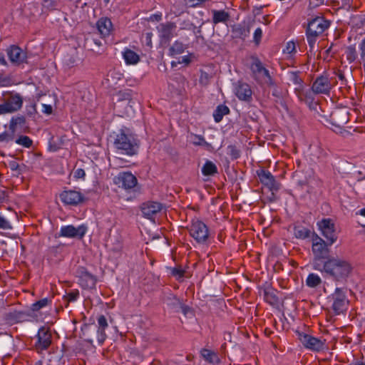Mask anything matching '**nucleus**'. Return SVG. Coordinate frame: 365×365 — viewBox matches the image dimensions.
Wrapping results in <instances>:
<instances>
[{
    "mask_svg": "<svg viewBox=\"0 0 365 365\" xmlns=\"http://www.w3.org/2000/svg\"><path fill=\"white\" fill-rule=\"evenodd\" d=\"M235 95L241 100L250 102L252 101V91L250 86L246 83L238 82L237 86L235 88Z\"/></svg>",
    "mask_w": 365,
    "mask_h": 365,
    "instance_id": "412c9836",
    "label": "nucleus"
},
{
    "mask_svg": "<svg viewBox=\"0 0 365 365\" xmlns=\"http://www.w3.org/2000/svg\"><path fill=\"white\" fill-rule=\"evenodd\" d=\"M162 208L163 205L161 203L153 201L144 202L141 205L143 215L150 220L159 212Z\"/></svg>",
    "mask_w": 365,
    "mask_h": 365,
    "instance_id": "f3484780",
    "label": "nucleus"
},
{
    "mask_svg": "<svg viewBox=\"0 0 365 365\" xmlns=\"http://www.w3.org/2000/svg\"><path fill=\"white\" fill-rule=\"evenodd\" d=\"M113 182L119 187L125 190L134 188L138 184L137 178L130 172L120 173L113 178Z\"/></svg>",
    "mask_w": 365,
    "mask_h": 365,
    "instance_id": "9d476101",
    "label": "nucleus"
},
{
    "mask_svg": "<svg viewBox=\"0 0 365 365\" xmlns=\"http://www.w3.org/2000/svg\"><path fill=\"white\" fill-rule=\"evenodd\" d=\"M14 135V134H13L12 133L11 134H9L6 132H4V133L0 134V141L13 140Z\"/></svg>",
    "mask_w": 365,
    "mask_h": 365,
    "instance_id": "864d4df0",
    "label": "nucleus"
},
{
    "mask_svg": "<svg viewBox=\"0 0 365 365\" xmlns=\"http://www.w3.org/2000/svg\"><path fill=\"white\" fill-rule=\"evenodd\" d=\"M43 6L46 7H53V2L51 0H44Z\"/></svg>",
    "mask_w": 365,
    "mask_h": 365,
    "instance_id": "338daca9",
    "label": "nucleus"
},
{
    "mask_svg": "<svg viewBox=\"0 0 365 365\" xmlns=\"http://www.w3.org/2000/svg\"><path fill=\"white\" fill-rule=\"evenodd\" d=\"M12 227L10 222L4 217L0 215V229L2 230H10Z\"/></svg>",
    "mask_w": 365,
    "mask_h": 365,
    "instance_id": "09e8293b",
    "label": "nucleus"
},
{
    "mask_svg": "<svg viewBox=\"0 0 365 365\" xmlns=\"http://www.w3.org/2000/svg\"><path fill=\"white\" fill-rule=\"evenodd\" d=\"M332 302L331 309L336 315H339L347 309L349 300L346 296V289L337 287L329 298Z\"/></svg>",
    "mask_w": 365,
    "mask_h": 365,
    "instance_id": "423d86ee",
    "label": "nucleus"
},
{
    "mask_svg": "<svg viewBox=\"0 0 365 365\" xmlns=\"http://www.w3.org/2000/svg\"><path fill=\"white\" fill-rule=\"evenodd\" d=\"M273 89L272 91V95L275 98L274 102L276 104V107L278 108V106H280L285 110H288L287 106L284 100L283 93L280 88H277L275 84L272 86Z\"/></svg>",
    "mask_w": 365,
    "mask_h": 365,
    "instance_id": "a878e982",
    "label": "nucleus"
},
{
    "mask_svg": "<svg viewBox=\"0 0 365 365\" xmlns=\"http://www.w3.org/2000/svg\"><path fill=\"white\" fill-rule=\"evenodd\" d=\"M312 87L317 94H329L332 84L328 76L322 75L315 79Z\"/></svg>",
    "mask_w": 365,
    "mask_h": 365,
    "instance_id": "4468645a",
    "label": "nucleus"
},
{
    "mask_svg": "<svg viewBox=\"0 0 365 365\" xmlns=\"http://www.w3.org/2000/svg\"><path fill=\"white\" fill-rule=\"evenodd\" d=\"M171 273L173 276L178 277L179 278L183 277L184 275V271L182 269L178 267H174L172 269Z\"/></svg>",
    "mask_w": 365,
    "mask_h": 365,
    "instance_id": "13d9d810",
    "label": "nucleus"
},
{
    "mask_svg": "<svg viewBox=\"0 0 365 365\" xmlns=\"http://www.w3.org/2000/svg\"><path fill=\"white\" fill-rule=\"evenodd\" d=\"M337 76H338V78L341 81V85H346V83H344L346 81V78H345V76L344 75V73L342 72H339L337 73Z\"/></svg>",
    "mask_w": 365,
    "mask_h": 365,
    "instance_id": "0e129e2a",
    "label": "nucleus"
},
{
    "mask_svg": "<svg viewBox=\"0 0 365 365\" xmlns=\"http://www.w3.org/2000/svg\"><path fill=\"white\" fill-rule=\"evenodd\" d=\"M113 29V24L107 17L101 18L96 23L97 34L102 38L108 36Z\"/></svg>",
    "mask_w": 365,
    "mask_h": 365,
    "instance_id": "4be33fe9",
    "label": "nucleus"
},
{
    "mask_svg": "<svg viewBox=\"0 0 365 365\" xmlns=\"http://www.w3.org/2000/svg\"><path fill=\"white\" fill-rule=\"evenodd\" d=\"M77 277L79 278V284L86 289L89 287L88 282L91 279V275L83 267H80L76 271Z\"/></svg>",
    "mask_w": 365,
    "mask_h": 365,
    "instance_id": "393cba45",
    "label": "nucleus"
},
{
    "mask_svg": "<svg viewBox=\"0 0 365 365\" xmlns=\"http://www.w3.org/2000/svg\"><path fill=\"white\" fill-rule=\"evenodd\" d=\"M0 64L6 66L7 64L6 61L4 58V55L2 53H0Z\"/></svg>",
    "mask_w": 365,
    "mask_h": 365,
    "instance_id": "69168bd1",
    "label": "nucleus"
},
{
    "mask_svg": "<svg viewBox=\"0 0 365 365\" xmlns=\"http://www.w3.org/2000/svg\"><path fill=\"white\" fill-rule=\"evenodd\" d=\"M189 233L197 243L205 244L209 238L207 226L198 219H193L191 225L187 227Z\"/></svg>",
    "mask_w": 365,
    "mask_h": 365,
    "instance_id": "39448f33",
    "label": "nucleus"
},
{
    "mask_svg": "<svg viewBox=\"0 0 365 365\" xmlns=\"http://www.w3.org/2000/svg\"><path fill=\"white\" fill-rule=\"evenodd\" d=\"M299 341L307 349L319 351L324 349V341L309 334L297 331Z\"/></svg>",
    "mask_w": 365,
    "mask_h": 365,
    "instance_id": "9b49d317",
    "label": "nucleus"
},
{
    "mask_svg": "<svg viewBox=\"0 0 365 365\" xmlns=\"http://www.w3.org/2000/svg\"><path fill=\"white\" fill-rule=\"evenodd\" d=\"M229 113L230 108L227 106L223 104L219 105L217 106L213 113L215 121L220 123L222 120L223 116Z\"/></svg>",
    "mask_w": 365,
    "mask_h": 365,
    "instance_id": "7c9ffc66",
    "label": "nucleus"
},
{
    "mask_svg": "<svg viewBox=\"0 0 365 365\" xmlns=\"http://www.w3.org/2000/svg\"><path fill=\"white\" fill-rule=\"evenodd\" d=\"M312 251L314 255L312 265L313 268L317 270L327 259L333 257L329 255L330 250L329 247L331 245L329 244V241L325 242L314 232L312 233Z\"/></svg>",
    "mask_w": 365,
    "mask_h": 365,
    "instance_id": "7ed1b4c3",
    "label": "nucleus"
},
{
    "mask_svg": "<svg viewBox=\"0 0 365 365\" xmlns=\"http://www.w3.org/2000/svg\"><path fill=\"white\" fill-rule=\"evenodd\" d=\"M93 41H94V43L98 46H102L101 48H100L99 50H98L96 51V53L97 54H101L102 53L103 51H104V49H105V47L103 46V45L102 44V41H98V40H96V39H93Z\"/></svg>",
    "mask_w": 365,
    "mask_h": 365,
    "instance_id": "680f3d73",
    "label": "nucleus"
},
{
    "mask_svg": "<svg viewBox=\"0 0 365 365\" xmlns=\"http://www.w3.org/2000/svg\"><path fill=\"white\" fill-rule=\"evenodd\" d=\"M317 225L322 231V235L327 238L329 245H332L336 241L337 236L336 235L335 225L331 219H322L317 222Z\"/></svg>",
    "mask_w": 365,
    "mask_h": 365,
    "instance_id": "6e6552de",
    "label": "nucleus"
},
{
    "mask_svg": "<svg viewBox=\"0 0 365 365\" xmlns=\"http://www.w3.org/2000/svg\"><path fill=\"white\" fill-rule=\"evenodd\" d=\"M345 56L347 61L351 63L356 61L357 52L354 46H349L346 48Z\"/></svg>",
    "mask_w": 365,
    "mask_h": 365,
    "instance_id": "4c0bfd02",
    "label": "nucleus"
},
{
    "mask_svg": "<svg viewBox=\"0 0 365 365\" xmlns=\"http://www.w3.org/2000/svg\"><path fill=\"white\" fill-rule=\"evenodd\" d=\"M6 103L8 104L9 108L13 109L12 113L17 111L22 106V98L19 95L11 96Z\"/></svg>",
    "mask_w": 365,
    "mask_h": 365,
    "instance_id": "c756f323",
    "label": "nucleus"
},
{
    "mask_svg": "<svg viewBox=\"0 0 365 365\" xmlns=\"http://www.w3.org/2000/svg\"><path fill=\"white\" fill-rule=\"evenodd\" d=\"M6 198V194L4 191L0 192V202H2Z\"/></svg>",
    "mask_w": 365,
    "mask_h": 365,
    "instance_id": "774afa93",
    "label": "nucleus"
},
{
    "mask_svg": "<svg viewBox=\"0 0 365 365\" xmlns=\"http://www.w3.org/2000/svg\"><path fill=\"white\" fill-rule=\"evenodd\" d=\"M185 49L184 45L182 43L179 41H175L173 45L170 48V52L172 55L175 54H180L183 53Z\"/></svg>",
    "mask_w": 365,
    "mask_h": 365,
    "instance_id": "37998d69",
    "label": "nucleus"
},
{
    "mask_svg": "<svg viewBox=\"0 0 365 365\" xmlns=\"http://www.w3.org/2000/svg\"><path fill=\"white\" fill-rule=\"evenodd\" d=\"M12 110L13 109L9 108L8 104L6 102L3 104H0V115L7 113H12Z\"/></svg>",
    "mask_w": 365,
    "mask_h": 365,
    "instance_id": "4d7b16f0",
    "label": "nucleus"
},
{
    "mask_svg": "<svg viewBox=\"0 0 365 365\" xmlns=\"http://www.w3.org/2000/svg\"><path fill=\"white\" fill-rule=\"evenodd\" d=\"M110 138L113 140V146L119 154L133 156L138 153L139 140L128 129H120L113 133Z\"/></svg>",
    "mask_w": 365,
    "mask_h": 365,
    "instance_id": "f03ea898",
    "label": "nucleus"
},
{
    "mask_svg": "<svg viewBox=\"0 0 365 365\" xmlns=\"http://www.w3.org/2000/svg\"><path fill=\"white\" fill-rule=\"evenodd\" d=\"M317 270L321 272L324 277L343 284L351 276L354 267L350 261L336 256L327 259Z\"/></svg>",
    "mask_w": 365,
    "mask_h": 365,
    "instance_id": "f257e3e1",
    "label": "nucleus"
},
{
    "mask_svg": "<svg viewBox=\"0 0 365 365\" xmlns=\"http://www.w3.org/2000/svg\"><path fill=\"white\" fill-rule=\"evenodd\" d=\"M78 296V291H73L67 294L66 296L67 301L68 302H74Z\"/></svg>",
    "mask_w": 365,
    "mask_h": 365,
    "instance_id": "5fc2aeb1",
    "label": "nucleus"
},
{
    "mask_svg": "<svg viewBox=\"0 0 365 365\" xmlns=\"http://www.w3.org/2000/svg\"><path fill=\"white\" fill-rule=\"evenodd\" d=\"M329 121L336 128L341 129L349 121V113L347 108H335L329 115Z\"/></svg>",
    "mask_w": 365,
    "mask_h": 365,
    "instance_id": "0eeeda50",
    "label": "nucleus"
},
{
    "mask_svg": "<svg viewBox=\"0 0 365 365\" xmlns=\"http://www.w3.org/2000/svg\"><path fill=\"white\" fill-rule=\"evenodd\" d=\"M260 182L267 186L271 191H277L280 188V183L275 180L274 177L268 170L260 169L257 171Z\"/></svg>",
    "mask_w": 365,
    "mask_h": 365,
    "instance_id": "ddd939ff",
    "label": "nucleus"
},
{
    "mask_svg": "<svg viewBox=\"0 0 365 365\" xmlns=\"http://www.w3.org/2000/svg\"><path fill=\"white\" fill-rule=\"evenodd\" d=\"M93 172L95 173H97L98 172L99 173V175L101 176L102 175V173H101V169L98 168V165H95V166H93ZM97 185H98L99 187L101 186V184H103V177H100V178H97V180L96 181Z\"/></svg>",
    "mask_w": 365,
    "mask_h": 365,
    "instance_id": "603ef678",
    "label": "nucleus"
},
{
    "mask_svg": "<svg viewBox=\"0 0 365 365\" xmlns=\"http://www.w3.org/2000/svg\"><path fill=\"white\" fill-rule=\"evenodd\" d=\"M73 175H74V178H76L77 179L83 178L85 176V171H84V170H83L81 168H78L74 171Z\"/></svg>",
    "mask_w": 365,
    "mask_h": 365,
    "instance_id": "bf43d9fd",
    "label": "nucleus"
},
{
    "mask_svg": "<svg viewBox=\"0 0 365 365\" xmlns=\"http://www.w3.org/2000/svg\"><path fill=\"white\" fill-rule=\"evenodd\" d=\"M202 356L209 363H213L218 360L217 354L209 349H202L200 351Z\"/></svg>",
    "mask_w": 365,
    "mask_h": 365,
    "instance_id": "e433bc0d",
    "label": "nucleus"
},
{
    "mask_svg": "<svg viewBox=\"0 0 365 365\" xmlns=\"http://www.w3.org/2000/svg\"><path fill=\"white\" fill-rule=\"evenodd\" d=\"M212 23L217 24L219 23H226L230 19V14L225 10H212Z\"/></svg>",
    "mask_w": 365,
    "mask_h": 365,
    "instance_id": "bb28decb",
    "label": "nucleus"
},
{
    "mask_svg": "<svg viewBox=\"0 0 365 365\" xmlns=\"http://www.w3.org/2000/svg\"><path fill=\"white\" fill-rule=\"evenodd\" d=\"M250 58L252 62L250 68L252 77L260 85L266 84L268 86H273L274 81L260 59L256 56H252Z\"/></svg>",
    "mask_w": 365,
    "mask_h": 365,
    "instance_id": "20e7f679",
    "label": "nucleus"
},
{
    "mask_svg": "<svg viewBox=\"0 0 365 365\" xmlns=\"http://www.w3.org/2000/svg\"><path fill=\"white\" fill-rule=\"evenodd\" d=\"M42 106H43V110H42L43 113L48 114V115L52 113L53 108H52L51 106L47 105V104H43Z\"/></svg>",
    "mask_w": 365,
    "mask_h": 365,
    "instance_id": "052dcab7",
    "label": "nucleus"
},
{
    "mask_svg": "<svg viewBox=\"0 0 365 365\" xmlns=\"http://www.w3.org/2000/svg\"><path fill=\"white\" fill-rule=\"evenodd\" d=\"M299 71H292L289 73V81L295 86L294 88H301L304 86L303 81L299 77Z\"/></svg>",
    "mask_w": 365,
    "mask_h": 365,
    "instance_id": "c9c22d12",
    "label": "nucleus"
},
{
    "mask_svg": "<svg viewBox=\"0 0 365 365\" xmlns=\"http://www.w3.org/2000/svg\"><path fill=\"white\" fill-rule=\"evenodd\" d=\"M16 143L19 145H21L25 148H30L32 145V140L26 136V135H21L16 140Z\"/></svg>",
    "mask_w": 365,
    "mask_h": 365,
    "instance_id": "a18cd8bd",
    "label": "nucleus"
},
{
    "mask_svg": "<svg viewBox=\"0 0 365 365\" xmlns=\"http://www.w3.org/2000/svg\"><path fill=\"white\" fill-rule=\"evenodd\" d=\"M227 155L232 160H237L240 157V150L235 145H230L227 148Z\"/></svg>",
    "mask_w": 365,
    "mask_h": 365,
    "instance_id": "ea45409f",
    "label": "nucleus"
},
{
    "mask_svg": "<svg viewBox=\"0 0 365 365\" xmlns=\"http://www.w3.org/2000/svg\"><path fill=\"white\" fill-rule=\"evenodd\" d=\"M51 344V334L45 327L39 329L35 347L38 351L47 349Z\"/></svg>",
    "mask_w": 365,
    "mask_h": 365,
    "instance_id": "dca6fc26",
    "label": "nucleus"
},
{
    "mask_svg": "<svg viewBox=\"0 0 365 365\" xmlns=\"http://www.w3.org/2000/svg\"><path fill=\"white\" fill-rule=\"evenodd\" d=\"M295 43L293 41H289L287 43L284 51L287 53H292L293 52H295Z\"/></svg>",
    "mask_w": 365,
    "mask_h": 365,
    "instance_id": "6e6d98bb",
    "label": "nucleus"
},
{
    "mask_svg": "<svg viewBox=\"0 0 365 365\" xmlns=\"http://www.w3.org/2000/svg\"><path fill=\"white\" fill-rule=\"evenodd\" d=\"M294 93L300 101L311 105L314 100L315 92L311 89H305L304 86L301 88H294Z\"/></svg>",
    "mask_w": 365,
    "mask_h": 365,
    "instance_id": "5701e85b",
    "label": "nucleus"
},
{
    "mask_svg": "<svg viewBox=\"0 0 365 365\" xmlns=\"http://www.w3.org/2000/svg\"><path fill=\"white\" fill-rule=\"evenodd\" d=\"M163 300L169 309L175 312H179L181 310L184 314H186L187 307L185 306L175 294L168 293L164 296Z\"/></svg>",
    "mask_w": 365,
    "mask_h": 365,
    "instance_id": "2eb2a0df",
    "label": "nucleus"
},
{
    "mask_svg": "<svg viewBox=\"0 0 365 365\" xmlns=\"http://www.w3.org/2000/svg\"><path fill=\"white\" fill-rule=\"evenodd\" d=\"M329 26V22L323 17H316L308 23L306 34L319 36Z\"/></svg>",
    "mask_w": 365,
    "mask_h": 365,
    "instance_id": "1a4fd4ad",
    "label": "nucleus"
},
{
    "mask_svg": "<svg viewBox=\"0 0 365 365\" xmlns=\"http://www.w3.org/2000/svg\"><path fill=\"white\" fill-rule=\"evenodd\" d=\"M235 31L239 36V37L245 39L250 35V29L249 26H240L235 29Z\"/></svg>",
    "mask_w": 365,
    "mask_h": 365,
    "instance_id": "79ce46f5",
    "label": "nucleus"
},
{
    "mask_svg": "<svg viewBox=\"0 0 365 365\" xmlns=\"http://www.w3.org/2000/svg\"><path fill=\"white\" fill-rule=\"evenodd\" d=\"M86 232V227L83 225L76 228L73 225L63 226L61 228L60 235L66 237L81 238Z\"/></svg>",
    "mask_w": 365,
    "mask_h": 365,
    "instance_id": "a211bd4d",
    "label": "nucleus"
},
{
    "mask_svg": "<svg viewBox=\"0 0 365 365\" xmlns=\"http://www.w3.org/2000/svg\"><path fill=\"white\" fill-rule=\"evenodd\" d=\"M162 19L161 14H153L150 16V20L152 21H160Z\"/></svg>",
    "mask_w": 365,
    "mask_h": 365,
    "instance_id": "e2e57ef3",
    "label": "nucleus"
},
{
    "mask_svg": "<svg viewBox=\"0 0 365 365\" xmlns=\"http://www.w3.org/2000/svg\"><path fill=\"white\" fill-rule=\"evenodd\" d=\"M91 327L89 324H85L81 327L80 337L84 341L91 342Z\"/></svg>",
    "mask_w": 365,
    "mask_h": 365,
    "instance_id": "a19ab883",
    "label": "nucleus"
},
{
    "mask_svg": "<svg viewBox=\"0 0 365 365\" xmlns=\"http://www.w3.org/2000/svg\"><path fill=\"white\" fill-rule=\"evenodd\" d=\"M152 32H147L143 34L142 41L149 48H152Z\"/></svg>",
    "mask_w": 365,
    "mask_h": 365,
    "instance_id": "49530a36",
    "label": "nucleus"
},
{
    "mask_svg": "<svg viewBox=\"0 0 365 365\" xmlns=\"http://www.w3.org/2000/svg\"><path fill=\"white\" fill-rule=\"evenodd\" d=\"M26 123V118L24 116L13 117L10 122L9 129L14 134L17 126L22 127Z\"/></svg>",
    "mask_w": 365,
    "mask_h": 365,
    "instance_id": "72a5a7b5",
    "label": "nucleus"
},
{
    "mask_svg": "<svg viewBox=\"0 0 365 365\" xmlns=\"http://www.w3.org/2000/svg\"><path fill=\"white\" fill-rule=\"evenodd\" d=\"M264 299L266 302L272 305H275L279 302L278 297L276 296L274 290L272 289L264 291Z\"/></svg>",
    "mask_w": 365,
    "mask_h": 365,
    "instance_id": "58836bf2",
    "label": "nucleus"
},
{
    "mask_svg": "<svg viewBox=\"0 0 365 365\" xmlns=\"http://www.w3.org/2000/svg\"><path fill=\"white\" fill-rule=\"evenodd\" d=\"M214 75L210 68H205L200 70V76L199 78V83L202 86H207L210 80L213 78Z\"/></svg>",
    "mask_w": 365,
    "mask_h": 365,
    "instance_id": "c85d7f7f",
    "label": "nucleus"
},
{
    "mask_svg": "<svg viewBox=\"0 0 365 365\" xmlns=\"http://www.w3.org/2000/svg\"><path fill=\"white\" fill-rule=\"evenodd\" d=\"M108 327V324L106 318L103 315H101L98 318V330H97V339L99 344H102L107 336L105 330Z\"/></svg>",
    "mask_w": 365,
    "mask_h": 365,
    "instance_id": "b1692460",
    "label": "nucleus"
},
{
    "mask_svg": "<svg viewBox=\"0 0 365 365\" xmlns=\"http://www.w3.org/2000/svg\"><path fill=\"white\" fill-rule=\"evenodd\" d=\"M6 52L11 62L15 64L24 63L26 58L25 53L21 48L15 45L9 47Z\"/></svg>",
    "mask_w": 365,
    "mask_h": 365,
    "instance_id": "6ab92c4d",
    "label": "nucleus"
},
{
    "mask_svg": "<svg viewBox=\"0 0 365 365\" xmlns=\"http://www.w3.org/2000/svg\"><path fill=\"white\" fill-rule=\"evenodd\" d=\"M293 229L294 235L297 239L305 240L312 235L311 230L302 225H294Z\"/></svg>",
    "mask_w": 365,
    "mask_h": 365,
    "instance_id": "cd10ccee",
    "label": "nucleus"
},
{
    "mask_svg": "<svg viewBox=\"0 0 365 365\" xmlns=\"http://www.w3.org/2000/svg\"><path fill=\"white\" fill-rule=\"evenodd\" d=\"M217 173V168L214 163L207 160L202 168V173L205 176H212Z\"/></svg>",
    "mask_w": 365,
    "mask_h": 365,
    "instance_id": "473e14b6",
    "label": "nucleus"
},
{
    "mask_svg": "<svg viewBox=\"0 0 365 365\" xmlns=\"http://www.w3.org/2000/svg\"><path fill=\"white\" fill-rule=\"evenodd\" d=\"M322 283L321 278L314 273L309 274L306 280V284L312 288L317 287Z\"/></svg>",
    "mask_w": 365,
    "mask_h": 365,
    "instance_id": "f704fd0d",
    "label": "nucleus"
},
{
    "mask_svg": "<svg viewBox=\"0 0 365 365\" xmlns=\"http://www.w3.org/2000/svg\"><path fill=\"white\" fill-rule=\"evenodd\" d=\"M123 56L127 64H136L140 61L139 56L129 48L124 51Z\"/></svg>",
    "mask_w": 365,
    "mask_h": 365,
    "instance_id": "2f4dec72",
    "label": "nucleus"
},
{
    "mask_svg": "<svg viewBox=\"0 0 365 365\" xmlns=\"http://www.w3.org/2000/svg\"><path fill=\"white\" fill-rule=\"evenodd\" d=\"M60 198L66 205H75L83 201L81 193L75 190L63 192L60 195Z\"/></svg>",
    "mask_w": 365,
    "mask_h": 365,
    "instance_id": "aec40b11",
    "label": "nucleus"
},
{
    "mask_svg": "<svg viewBox=\"0 0 365 365\" xmlns=\"http://www.w3.org/2000/svg\"><path fill=\"white\" fill-rule=\"evenodd\" d=\"M307 41L309 46V52L312 53L314 51V48L315 43L317 41V38L318 36H314L313 35H311L310 34H306Z\"/></svg>",
    "mask_w": 365,
    "mask_h": 365,
    "instance_id": "de8ad7c7",
    "label": "nucleus"
},
{
    "mask_svg": "<svg viewBox=\"0 0 365 365\" xmlns=\"http://www.w3.org/2000/svg\"><path fill=\"white\" fill-rule=\"evenodd\" d=\"M262 36V31L260 28H257L254 33V42L256 45H259Z\"/></svg>",
    "mask_w": 365,
    "mask_h": 365,
    "instance_id": "3c124183",
    "label": "nucleus"
},
{
    "mask_svg": "<svg viewBox=\"0 0 365 365\" xmlns=\"http://www.w3.org/2000/svg\"><path fill=\"white\" fill-rule=\"evenodd\" d=\"M76 51L75 48L71 49V57L68 59L65 58L64 61L68 66H72L76 62Z\"/></svg>",
    "mask_w": 365,
    "mask_h": 365,
    "instance_id": "8fccbe9b",
    "label": "nucleus"
},
{
    "mask_svg": "<svg viewBox=\"0 0 365 365\" xmlns=\"http://www.w3.org/2000/svg\"><path fill=\"white\" fill-rule=\"evenodd\" d=\"M176 27L175 23L170 21L159 24L157 29L159 32L161 43H168L175 36Z\"/></svg>",
    "mask_w": 365,
    "mask_h": 365,
    "instance_id": "f8f14e48",
    "label": "nucleus"
},
{
    "mask_svg": "<svg viewBox=\"0 0 365 365\" xmlns=\"http://www.w3.org/2000/svg\"><path fill=\"white\" fill-rule=\"evenodd\" d=\"M51 301L48 298H43L31 305V310L34 312H37L40 310L41 308L47 306Z\"/></svg>",
    "mask_w": 365,
    "mask_h": 365,
    "instance_id": "c03bdc74",
    "label": "nucleus"
}]
</instances>
